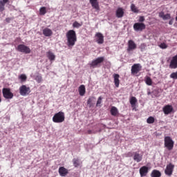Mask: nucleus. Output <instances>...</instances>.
Returning <instances> with one entry per match:
<instances>
[{"instance_id":"39","label":"nucleus","mask_w":177,"mask_h":177,"mask_svg":"<svg viewBox=\"0 0 177 177\" xmlns=\"http://www.w3.org/2000/svg\"><path fill=\"white\" fill-rule=\"evenodd\" d=\"M165 16V15L164 14V12H161L159 13V17H161L163 19H164Z\"/></svg>"},{"instance_id":"20","label":"nucleus","mask_w":177,"mask_h":177,"mask_svg":"<svg viewBox=\"0 0 177 177\" xmlns=\"http://www.w3.org/2000/svg\"><path fill=\"white\" fill-rule=\"evenodd\" d=\"M46 56L50 62H54V60L56 59V55H55V54H53V53H52L50 50L46 53Z\"/></svg>"},{"instance_id":"21","label":"nucleus","mask_w":177,"mask_h":177,"mask_svg":"<svg viewBox=\"0 0 177 177\" xmlns=\"http://www.w3.org/2000/svg\"><path fill=\"white\" fill-rule=\"evenodd\" d=\"M113 78L115 86L116 88H118L120 86V75L115 73L113 75Z\"/></svg>"},{"instance_id":"31","label":"nucleus","mask_w":177,"mask_h":177,"mask_svg":"<svg viewBox=\"0 0 177 177\" xmlns=\"http://www.w3.org/2000/svg\"><path fill=\"white\" fill-rule=\"evenodd\" d=\"M154 121H155V119H154V117L153 116L149 117L147 120V124H154Z\"/></svg>"},{"instance_id":"28","label":"nucleus","mask_w":177,"mask_h":177,"mask_svg":"<svg viewBox=\"0 0 177 177\" xmlns=\"http://www.w3.org/2000/svg\"><path fill=\"white\" fill-rule=\"evenodd\" d=\"M46 7H41L39 9V15L40 16H45L46 15Z\"/></svg>"},{"instance_id":"11","label":"nucleus","mask_w":177,"mask_h":177,"mask_svg":"<svg viewBox=\"0 0 177 177\" xmlns=\"http://www.w3.org/2000/svg\"><path fill=\"white\" fill-rule=\"evenodd\" d=\"M17 50H19V52H21L22 53H26V54H28L31 52V50H30V48L24 45H19L17 47Z\"/></svg>"},{"instance_id":"33","label":"nucleus","mask_w":177,"mask_h":177,"mask_svg":"<svg viewBox=\"0 0 177 177\" xmlns=\"http://www.w3.org/2000/svg\"><path fill=\"white\" fill-rule=\"evenodd\" d=\"M133 49H136V45H129V48H127L128 52H132Z\"/></svg>"},{"instance_id":"22","label":"nucleus","mask_w":177,"mask_h":177,"mask_svg":"<svg viewBox=\"0 0 177 177\" xmlns=\"http://www.w3.org/2000/svg\"><path fill=\"white\" fill-rule=\"evenodd\" d=\"M9 2V0H0V12L5 10V5Z\"/></svg>"},{"instance_id":"45","label":"nucleus","mask_w":177,"mask_h":177,"mask_svg":"<svg viewBox=\"0 0 177 177\" xmlns=\"http://www.w3.org/2000/svg\"><path fill=\"white\" fill-rule=\"evenodd\" d=\"M87 133H88V135H91V134L92 133V130H88V131H87Z\"/></svg>"},{"instance_id":"4","label":"nucleus","mask_w":177,"mask_h":177,"mask_svg":"<svg viewBox=\"0 0 177 177\" xmlns=\"http://www.w3.org/2000/svg\"><path fill=\"white\" fill-rule=\"evenodd\" d=\"M103 62H104V57H100L92 61L90 64V67H92V68H96V67H99Z\"/></svg>"},{"instance_id":"29","label":"nucleus","mask_w":177,"mask_h":177,"mask_svg":"<svg viewBox=\"0 0 177 177\" xmlns=\"http://www.w3.org/2000/svg\"><path fill=\"white\" fill-rule=\"evenodd\" d=\"M95 97H90L88 98V100H87V104L88 106H89V107H92V103L94 100H95Z\"/></svg>"},{"instance_id":"37","label":"nucleus","mask_w":177,"mask_h":177,"mask_svg":"<svg viewBox=\"0 0 177 177\" xmlns=\"http://www.w3.org/2000/svg\"><path fill=\"white\" fill-rule=\"evenodd\" d=\"M171 19V14H166L163 17V20H169Z\"/></svg>"},{"instance_id":"9","label":"nucleus","mask_w":177,"mask_h":177,"mask_svg":"<svg viewBox=\"0 0 177 177\" xmlns=\"http://www.w3.org/2000/svg\"><path fill=\"white\" fill-rule=\"evenodd\" d=\"M134 31H143L146 30V25L144 23L138 22L133 24Z\"/></svg>"},{"instance_id":"48","label":"nucleus","mask_w":177,"mask_h":177,"mask_svg":"<svg viewBox=\"0 0 177 177\" xmlns=\"http://www.w3.org/2000/svg\"><path fill=\"white\" fill-rule=\"evenodd\" d=\"M1 102H2V99L1 98V96H0V103H1Z\"/></svg>"},{"instance_id":"44","label":"nucleus","mask_w":177,"mask_h":177,"mask_svg":"<svg viewBox=\"0 0 177 177\" xmlns=\"http://www.w3.org/2000/svg\"><path fill=\"white\" fill-rule=\"evenodd\" d=\"M169 24L170 26H172V24H174V21H173V20H170V21H169Z\"/></svg>"},{"instance_id":"30","label":"nucleus","mask_w":177,"mask_h":177,"mask_svg":"<svg viewBox=\"0 0 177 177\" xmlns=\"http://www.w3.org/2000/svg\"><path fill=\"white\" fill-rule=\"evenodd\" d=\"M131 9L133 12V13H139V10L136 7V6H135V4L132 3L131 5Z\"/></svg>"},{"instance_id":"7","label":"nucleus","mask_w":177,"mask_h":177,"mask_svg":"<svg viewBox=\"0 0 177 177\" xmlns=\"http://www.w3.org/2000/svg\"><path fill=\"white\" fill-rule=\"evenodd\" d=\"M140 71H142V66L140 64H134L131 66L132 75H136V74H138V73H139Z\"/></svg>"},{"instance_id":"13","label":"nucleus","mask_w":177,"mask_h":177,"mask_svg":"<svg viewBox=\"0 0 177 177\" xmlns=\"http://www.w3.org/2000/svg\"><path fill=\"white\" fill-rule=\"evenodd\" d=\"M174 111V107L171 105H166L163 107V113L168 115V114H171Z\"/></svg>"},{"instance_id":"27","label":"nucleus","mask_w":177,"mask_h":177,"mask_svg":"<svg viewBox=\"0 0 177 177\" xmlns=\"http://www.w3.org/2000/svg\"><path fill=\"white\" fill-rule=\"evenodd\" d=\"M73 166L75 167V168H78V167H80V165H81V162H80L79 159L74 158L73 160Z\"/></svg>"},{"instance_id":"17","label":"nucleus","mask_w":177,"mask_h":177,"mask_svg":"<svg viewBox=\"0 0 177 177\" xmlns=\"http://www.w3.org/2000/svg\"><path fill=\"white\" fill-rule=\"evenodd\" d=\"M58 171L60 176H66V175L68 174V170L66 169L64 167H59Z\"/></svg>"},{"instance_id":"14","label":"nucleus","mask_w":177,"mask_h":177,"mask_svg":"<svg viewBox=\"0 0 177 177\" xmlns=\"http://www.w3.org/2000/svg\"><path fill=\"white\" fill-rule=\"evenodd\" d=\"M95 37H96V41L97 42V44H103V42H104V37L102 33L97 32L95 35Z\"/></svg>"},{"instance_id":"6","label":"nucleus","mask_w":177,"mask_h":177,"mask_svg":"<svg viewBox=\"0 0 177 177\" xmlns=\"http://www.w3.org/2000/svg\"><path fill=\"white\" fill-rule=\"evenodd\" d=\"M3 96L5 99H13V93L10 91L9 88H3L2 90Z\"/></svg>"},{"instance_id":"1","label":"nucleus","mask_w":177,"mask_h":177,"mask_svg":"<svg viewBox=\"0 0 177 177\" xmlns=\"http://www.w3.org/2000/svg\"><path fill=\"white\" fill-rule=\"evenodd\" d=\"M66 38L68 45H75L77 33L73 30H70L66 32Z\"/></svg>"},{"instance_id":"34","label":"nucleus","mask_w":177,"mask_h":177,"mask_svg":"<svg viewBox=\"0 0 177 177\" xmlns=\"http://www.w3.org/2000/svg\"><path fill=\"white\" fill-rule=\"evenodd\" d=\"M102 99H103V98H102V97H98L97 101V103H96L97 107H99V106H102V105H100V104H102Z\"/></svg>"},{"instance_id":"16","label":"nucleus","mask_w":177,"mask_h":177,"mask_svg":"<svg viewBox=\"0 0 177 177\" xmlns=\"http://www.w3.org/2000/svg\"><path fill=\"white\" fill-rule=\"evenodd\" d=\"M124 9L122 8H118L116 10V17H118V19H121L122 17H124Z\"/></svg>"},{"instance_id":"18","label":"nucleus","mask_w":177,"mask_h":177,"mask_svg":"<svg viewBox=\"0 0 177 177\" xmlns=\"http://www.w3.org/2000/svg\"><path fill=\"white\" fill-rule=\"evenodd\" d=\"M53 34L52 30L49 29V28H45L43 30V35L44 37H50Z\"/></svg>"},{"instance_id":"35","label":"nucleus","mask_w":177,"mask_h":177,"mask_svg":"<svg viewBox=\"0 0 177 177\" xmlns=\"http://www.w3.org/2000/svg\"><path fill=\"white\" fill-rule=\"evenodd\" d=\"M170 78H172L173 80H177V71L176 72H173L170 75Z\"/></svg>"},{"instance_id":"50","label":"nucleus","mask_w":177,"mask_h":177,"mask_svg":"<svg viewBox=\"0 0 177 177\" xmlns=\"http://www.w3.org/2000/svg\"><path fill=\"white\" fill-rule=\"evenodd\" d=\"M150 93H151L150 92H148V95H150Z\"/></svg>"},{"instance_id":"47","label":"nucleus","mask_w":177,"mask_h":177,"mask_svg":"<svg viewBox=\"0 0 177 177\" xmlns=\"http://www.w3.org/2000/svg\"><path fill=\"white\" fill-rule=\"evenodd\" d=\"M17 41H20V38H17Z\"/></svg>"},{"instance_id":"10","label":"nucleus","mask_w":177,"mask_h":177,"mask_svg":"<svg viewBox=\"0 0 177 177\" xmlns=\"http://www.w3.org/2000/svg\"><path fill=\"white\" fill-rule=\"evenodd\" d=\"M174 168L175 165H172V163L167 165L165 170V175H167V176H171L174 172Z\"/></svg>"},{"instance_id":"15","label":"nucleus","mask_w":177,"mask_h":177,"mask_svg":"<svg viewBox=\"0 0 177 177\" xmlns=\"http://www.w3.org/2000/svg\"><path fill=\"white\" fill-rule=\"evenodd\" d=\"M90 3L93 9H95V10H100V7L99 6V2L97 0H90Z\"/></svg>"},{"instance_id":"38","label":"nucleus","mask_w":177,"mask_h":177,"mask_svg":"<svg viewBox=\"0 0 177 177\" xmlns=\"http://www.w3.org/2000/svg\"><path fill=\"white\" fill-rule=\"evenodd\" d=\"M138 21L140 23H143V21H145V17H143V16L140 17L139 19H138Z\"/></svg>"},{"instance_id":"19","label":"nucleus","mask_w":177,"mask_h":177,"mask_svg":"<svg viewBox=\"0 0 177 177\" xmlns=\"http://www.w3.org/2000/svg\"><path fill=\"white\" fill-rule=\"evenodd\" d=\"M136 103H138V100L135 97H131L130 98V104L132 107V110H136Z\"/></svg>"},{"instance_id":"40","label":"nucleus","mask_w":177,"mask_h":177,"mask_svg":"<svg viewBox=\"0 0 177 177\" xmlns=\"http://www.w3.org/2000/svg\"><path fill=\"white\" fill-rule=\"evenodd\" d=\"M159 47L161 49H167V48H168V46H167V45H159Z\"/></svg>"},{"instance_id":"41","label":"nucleus","mask_w":177,"mask_h":177,"mask_svg":"<svg viewBox=\"0 0 177 177\" xmlns=\"http://www.w3.org/2000/svg\"><path fill=\"white\" fill-rule=\"evenodd\" d=\"M36 80H37V82H41V81H42V77L41 76H37Z\"/></svg>"},{"instance_id":"2","label":"nucleus","mask_w":177,"mask_h":177,"mask_svg":"<svg viewBox=\"0 0 177 177\" xmlns=\"http://www.w3.org/2000/svg\"><path fill=\"white\" fill-rule=\"evenodd\" d=\"M64 120H66V117L64 116V112L63 111H59L55 113L53 117V121L56 124L64 122Z\"/></svg>"},{"instance_id":"42","label":"nucleus","mask_w":177,"mask_h":177,"mask_svg":"<svg viewBox=\"0 0 177 177\" xmlns=\"http://www.w3.org/2000/svg\"><path fill=\"white\" fill-rule=\"evenodd\" d=\"M128 45H135V42H133V41H132V40H129Z\"/></svg>"},{"instance_id":"25","label":"nucleus","mask_w":177,"mask_h":177,"mask_svg":"<svg viewBox=\"0 0 177 177\" xmlns=\"http://www.w3.org/2000/svg\"><path fill=\"white\" fill-rule=\"evenodd\" d=\"M151 177H161V172L158 170H153L151 174Z\"/></svg>"},{"instance_id":"43","label":"nucleus","mask_w":177,"mask_h":177,"mask_svg":"<svg viewBox=\"0 0 177 177\" xmlns=\"http://www.w3.org/2000/svg\"><path fill=\"white\" fill-rule=\"evenodd\" d=\"M10 20H11L10 18H6V21H7V23H10Z\"/></svg>"},{"instance_id":"12","label":"nucleus","mask_w":177,"mask_h":177,"mask_svg":"<svg viewBox=\"0 0 177 177\" xmlns=\"http://www.w3.org/2000/svg\"><path fill=\"white\" fill-rule=\"evenodd\" d=\"M147 174H149V167L147 166H142L140 169V175L141 177L147 176Z\"/></svg>"},{"instance_id":"5","label":"nucleus","mask_w":177,"mask_h":177,"mask_svg":"<svg viewBox=\"0 0 177 177\" xmlns=\"http://www.w3.org/2000/svg\"><path fill=\"white\" fill-rule=\"evenodd\" d=\"M30 87H27L26 85H22L19 87V93L21 96H27L30 95Z\"/></svg>"},{"instance_id":"24","label":"nucleus","mask_w":177,"mask_h":177,"mask_svg":"<svg viewBox=\"0 0 177 177\" xmlns=\"http://www.w3.org/2000/svg\"><path fill=\"white\" fill-rule=\"evenodd\" d=\"M110 113L111 115L116 117V115H118V109L115 106H112L111 108Z\"/></svg>"},{"instance_id":"8","label":"nucleus","mask_w":177,"mask_h":177,"mask_svg":"<svg viewBox=\"0 0 177 177\" xmlns=\"http://www.w3.org/2000/svg\"><path fill=\"white\" fill-rule=\"evenodd\" d=\"M133 160L136 162H140L143 160V154L140 153L139 151L133 153Z\"/></svg>"},{"instance_id":"46","label":"nucleus","mask_w":177,"mask_h":177,"mask_svg":"<svg viewBox=\"0 0 177 177\" xmlns=\"http://www.w3.org/2000/svg\"><path fill=\"white\" fill-rule=\"evenodd\" d=\"M127 155L129 157H132V152H129Z\"/></svg>"},{"instance_id":"3","label":"nucleus","mask_w":177,"mask_h":177,"mask_svg":"<svg viewBox=\"0 0 177 177\" xmlns=\"http://www.w3.org/2000/svg\"><path fill=\"white\" fill-rule=\"evenodd\" d=\"M165 142V147L171 151L174 149V142L173 141L172 138L170 136H165L164 139Z\"/></svg>"},{"instance_id":"49","label":"nucleus","mask_w":177,"mask_h":177,"mask_svg":"<svg viewBox=\"0 0 177 177\" xmlns=\"http://www.w3.org/2000/svg\"><path fill=\"white\" fill-rule=\"evenodd\" d=\"M160 45H165V44H160Z\"/></svg>"},{"instance_id":"26","label":"nucleus","mask_w":177,"mask_h":177,"mask_svg":"<svg viewBox=\"0 0 177 177\" xmlns=\"http://www.w3.org/2000/svg\"><path fill=\"white\" fill-rule=\"evenodd\" d=\"M145 83L147 84V85H148L149 86H151V85H153V80H151V78L149 76H147L145 77Z\"/></svg>"},{"instance_id":"23","label":"nucleus","mask_w":177,"mask_h":177,"mask_svg":"<svg viewBox=\"0 0 177 177\" xmlns=\"http://www.w3.org/2000/svg\"><path fill=\"white\" fill-rule=\"evenodd\" d=\"M86 92V90L85 88V86L84 84H82L79 87V95L80 96H84L85 95Z\"/></svg>"},{"instance_id":"36","label":"nucleus","mask_w":177,"mask_h":177,"mask_svg":"<svg viewBox=\"0 0 177 177\" xmlns=\"http://www.w3.org/2000/svg\"><path fill=\"white\" fill-rule=\"evenodd\" d=\"M73 27L75 28H80V27H81V25L80 23H78L77 21H75L73 24Z\"/></svg>"},{"instance_id":"32","label":"nucleus","mask_w":177,"mask_h":177,"mask_svg":"<svg viewBox=\"0 0 177 177\" xmlns=\"http://www.w3.org/2000/svg\"><path fill=\"white\" fill-rule=\"evenodd\" d=\"M19 80H21V81H22V82H24L25 81L27 80V76H26V75L24 74L19 75Z\"/></svg>"}]
</instances>
